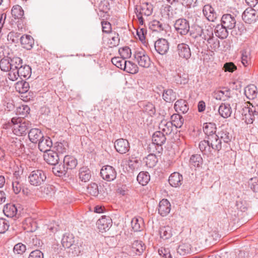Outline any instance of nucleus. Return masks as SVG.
Returning <instances> with one entry per match:
<instances>
[{"mask_svg": "<svg viewBox=\"0 0 258 258\" xmlns=\"http://www.w3.org/2000/svg\"><path fill=\"white\" fill-rule=\"evenodd\" d=\"M199 143V148L204 155L210 157L213 155V151L219 152L222 149V142L217 135H214Z\"/></svg>", "mask_w": 258, "mask_h": 258, "instance_id": "1", "label": "nucleus"}, {"mask_svg": "<svg viewBox=\"0 0 258 258\" xmlns=\"http://www.w3.org/2000/svg\"><path fill=\"white\" fill-rule=\"evenodd\" d=\"M153 6L150 3H143L140 6H136L135 8V12L139 20V24L141 25L144 24L143 16H150L153 13Z\"/></svg>", "mask_w": 258, "mask_h": 258, "instance_id": "2", "label": "nucleus"}, {"mask_svg": "<svg viewBox=\"0 0 258 258\" xmlns=\"http://www.w3.org/2000/svg\"><path fill=\"white\" fill-rule=\"evenodd\" d=\"M31 73V68L29 66L23 64L18 68L17 71H15L14 73L13 72H9L8 78L13 81L17 80L18 77L21 79H28L30 77Z\"/></svg>", "mask_w": 258, "mask_h": 258, "instance_id": "3", "label": "nucleus"}, {"mask_svg": "<svg viewBox=\"0 0 258 258\" xmlns=\"http://www.w3.org/2000/svg\"><path fill=\"white\" fill-rule=\"evenodd\" d=\"M28 178L31 185L39 186L43 183L46 180V176L43 170L37 169L30 173Z\"/></svg>", "mask_w": 258, "mask_h": 258, "instance_id": "4", "label": "nucleus"}, {"mask_svg": "<svg viewBox=\"0 0 258 258\" xmlns=\"http://www.w3.org/2000/svg\"><path fill=\"white\" fill-rule=\"evenodd\" d=\"M174 27L177 33L181 35H186L190 28L188 21L184 18L176 20L174 23Z\"/></svg>", "mask_w": 258, "mask_h": 258, "instance_id": "5", "label": "nucleus"}, {"mask_svg": "<svg viewBox=\"0 0 258 258\" xmlns=\"http://www.w3.org/2000/svg\"><path fill=\"white\" fill-rule=\"evenodd\" d=\"M196 30V35L194 36L195 38L199 36L203 40L207 41L214 36L213 28L210 25H206L204 28L198 26Z\"/></svg>", "mask_w": 258, "mask_h": 258, "instance_id": "6", "label": "nucleus"}, {"mask_svg": "<svg viewBox=\"0 0 258 258\" xmlns=\"http://www.w3.org/2000/svg\"><path fill=\"white\" fill-rule=\"evenodd\" d=\"M117 172L114 167L109 165L103 166L100 170L102 178L107 181H112L116 177Z\"/></svg>", "mask_w": 258, "mask_h": 258, "instance_id": "7", "label": "nucleus"}, {"mask_svg": "<svg viewBox=\"0 0 258 258\" xmlns=\"http://www.w3.org/2000/svg\"><path fill=\"white\" fill-rule=\"evenodd\" d=\"M134 57L140 67L146 68L150 67V58L144 51H136L134 54Z\"/></svg>", "mask_w": 258, "mask_h": 258, "instance_id": "8", "label": "nucleus"}, {"mask_svg": "<svg viewBox=\"0 0 258 258\" xmlns=\"http://www.w3.org/2000/svg\"><path fill=\"white\" fill-rule=\"evenodd\" d=\"M166 135L161 131H157L152 135V141L153 145H156L157 148L156 150L158 153H160L163 148L162 146L165 144L166 141Z\"/></svg>", "mask_w": 258, "mask_h": 258, "instance_id": "9", "label": "nucleus"}, {"mask_svg": "<svg viewBox=\"0 0 258 258\" xmlns=\"http://www.w3.org/2000/svg\"><path fill=\"white\" fill-rule=\"evenodd\" d=\"M156 51L161 55L166 54L169 49V43L164 38H159L154 43Z\"/></svg>", "mask_w": 258, "mask_h": 258, "instance_id": "10", "label": "nucleus"}, {"mask_svg": "<svg viewBox=\"0 0 258 258\" xmlns=\"http://www.w3.org/2000/svg\"><path fill=\"white\" fill-rule=\"evenodd\" d=\"M217 135L221 139L224 143H229L232 139V134L230 128L227 126L222 125L219 131L218 132Z\"/></svg>", "mask_w": 258, "mask_h": 258, "instance_id": "11", "label": "nucleus"}, {"mask_svg": "<svg viewBox=\"0 0 258 258\" xmlns=\"http://www.w3.org/2000/svg\"><path fill=\"white\" fill-rule=\"evenodd\" d=\"M15 118H12V121L14 123L13 132L14 134L22 136L27 134V131L29 128V123L28 122L20 121L21 119H19V122L17 123H14Z\"/></svg>", "mask_w": 258, "mask_h": 258, "instance_id": "12", "label": "nucleus"}, {"mask_svg": "<svg viewBox=\"0 0 258 258\" xmlns=\"http://www.w3.org/2000/svg\"><path fill=\"white\" fill-rule=\"evenodd\" d=\"M242 19L246 23H254L257 18L256 11L252 7L247 8L242 14Z\"/></svg>", "mask_w": 258, "mask_h": 258, "instance_id": "13", "label": "nucleus"}, {"mask_svg": "<svg viewBox=\"0 0 258 258\" xmlns=\"http://www.w3.org/2000/svg\"><path fill=\"white\" fill-rule=\"evenodd\" d=\"M114 148L120 154H125L129 151L130 147L127 140L119 139L115 141Z\"/></svg>", "mask_w": 258, "mask_h": 258, "instance_id": "14", "label": "nucleus"}, {"mask_svg": "<svg viewBox=\"0 0 258 258\" xmlns=\"http://www.w3.org/2000/svg\"><path fill=\"white\" fill-rule=\"evenodd\" d=\"M177 51L180 57L188 59L191 55V50L188 45L181 43L177 45Z\"/></svg>", "mask_w": 258, "mask_h": 258, "instance_id": "15", "label": "nucleus"}, {"mask_svg": "<svg viewBox=\"0 0 258 258\" xmlns=\"http://www.w3.org/2000/svg\"><path fill=\"white\" fill-rule=\"evenodd\" d=\"M97 225L100 232H105L111 226L112 220L109 217L103 216L97 221Z\"/></svg>", "mask_w": 258, "mask_h": 258, "instance_id": "16", "label": "nucleus"}, {"mask_svg": "<svg viewBox=\"0 0 258 258\" xmlns=\"http://www.w3.org/2000/svg\"><path fill=\"white\" fill-rule=\"evenodd\" d=\"M236 23L235 17L230 14H224L221 18V23L228 29H233L235 27Z\"/></svg>", "mask_w": 258, "mask_h": 258, "instance_id": "17", "label": "nucleus"}, {"mask_svg": "<svg viewBox=\"0 0 258 258\" xmlns=\"http://www.w3.org/2000/svg\"><path fill=\"white\" fill-rule=\"evenodd\" d=\"M38 148L40 151L46 153L51 150L52 142L51 139L48 136H44L38 143Z\"/></svg>", "mask_w": 258, "mask_h": 258, "instance_id": "18", "label": "nucleus"}, {"mask_svg": "<svg viewBox=\"0 0 258 258\" xmlns=\"http://www.w3.org/2000/svg\"><path fill=\"white\" fill-rule=\"evenodd\" d=\"M171 205L167 199L162 200L159 204L158 213L162 217L167 216L170 212Z\"/></svg>", "mask_w": 258, "mask_h": 258, "instance_id": "19", "label": "nucleus"}, {"mask_svg": "<svg viewBox=\"0 0 258 258\" xmlns=\"http://www.w3.org/2000/svg\"><path fill=\"white\" fill-rule=\"evenodd\" d=\"M44 159L47 163L52 165L57 164L59 159L58 153L52 150L45 153Z\"/></svg>", "mask_w": 258, "mask_h": 258, "instance_id": "20", "label": "nucleus"}, {"mask_svg": "<svg viewBox=\"0 0 258 258\" xmlns=\"http://www.w3.org/2000/svg\"><path fill=\"white\" fill-rule=\"evenodd\" d=\"M43 137V133L39 128H32L28 132L29 139L33 143H37Z\"/></svg>", "mask_w": 258, "mask_h": 258, "instance_id": "21", "label": "nucleus"}, {"mask_svg": "<svg viewBox=\"0 0 258 258\" xmlns=\"http://www.w3.org/2000/svg\"><path fill=\"white\" fill-rule=\"evenodd\" d=\"M149 27L153 31L160 33L166 32V25L162 21L154 20L149 23Z\"/></svg>", "mask_w": 258, "mask_h": 258, "instance_id": "22", "label": "nucleus"}, {"mask_svg": "<svg viewBox=\"0 0 258 258\" xmlns=\"http://www.w3.org/2000/svg\"><path fill=\"white\" fill-rule=\"evenodd\" d=\"M146 248V246L142 241L140 240H135L132 244V250L130 251V255L134 256L132 252L135 253L136 255H140Z\"/></svg>", "mask_w": 258, "mask_h": 258, "instance_id": "23", "label": "nucleus"}, {"mask_svg": "<svg viewBox=\"0 0 258 258\" xmlns=\"http://www.w3.org/2000/svg\"><path fill=\"white\" fill-rule=\"evenodd\" d=\"M203 12L204 16L209 21L214 22L217 18V14L213 8L210 5H205Z\"/></svg>", "mask_w": 258, "mask_h": 258, "instance_id": "24", "label": "nucleus"}, {"mask_svg": "<svg viewBox=\"0 0 258 258\" xmlns=\"http://www.w3.org/2000/svg\"><path fill=\"white\" fill-rule=\"evenodd\" d=\"M174 125L170 121H167L166 120H162L159 125V128L160 131L166 135L171 134L174 128Z\"/></svg>", "mask_w": 258, "mask_h": 258, "instance_id": "25", "label": "nucleus"}, {"mask_svg": "<svg viewBox=\"0 0 258 258\" xmlns=\"http://www.w3.org/2000/svg\"><path fill=\"white\" fill-rule=\"evenodd\" d=\"M183 177L178 172L172 173L169 177V183L173 187H178L182 184Z\"/></svg>", "mask_w": 258, "mask_h": 258, "instance_id": "26", "label": "nucleus"}, {"mask_svg": "<svg viewBox=\"0 0 258 258\" xmlns=\"http://www.w3.org/2000/svg\"><path fill=\"white\" fill-rule=\"evenodd\" d=\"M63 163L67 171H68L75 168L78 164V162L74 157L67 155L64 156Z\"/></svg>", "mask_w": 258, "mask_h": 258, "instance_id": "27", "label": "nucleus"}, {"mask_svg": "<svg viewBox=\"0 0 258 258\" xmlns=\"http://www.w3.org/2000/svg\"><path fill=\"white\" fill-rule=\"evenodd\" d=\"M174 109L178 113H185L188 110V105L187 102L183 99H179L176 101L174 104Z\"/></svg>", "mask_w": 258, "mask_h": 258, "instance_id": "28", "label": "nucleus"}, {"mask_svg": "<svg viewBox=\"0 0 258 258\" xmlns=\"http://www.w3.org/2000/svg\"><path fill=\"white\" fill-rule=\"evenodd\" d=\"M217 127L216 125L213 122H206L204 123L203 131L206 137H209L216 134Z\"/></svg>", "mask_w": 258, "mask_h": 258, "instance_id": "29", "label": "nucleus"}, {"mask_svg": "<svg viewBox=\"0 0 258 258\" xmlns=\"http://www.w3.org/2000/svg\"><path fill=\"white\" fill-rule=\"evenodd\" d=\"M228 29L223 26L221 23V24H218L214 29V32L217 37L220 39H225L227 38L228 35Z\"/></svg>", "mask_w": 258, "mask_h": 258, "instance_id": "30", "label": "nucleus"}, {"mask_svg": "<svg viewBox=\"0 0 258 258\" xmlns=\"http://www.w3.org/2000/svg\"><path fill=\"white\" fill-rule=\"evenodd\" d=\"M20 42L23 47L28 49H31L34 44V39L29 35H24L20 37Z\"/></svg>", "mask_w": 258, "mask_h": 258, "instance_id": "31", "label": "nucleus"}, {"mask_svg": "<svg viewBox=\"0 0 258 258\" xmlns=\"http://www.w3.org/2000/svg\"><path fill=\"white\" fill-rule=\"evenodd\" d=\"M220 115L223 118H228L232 113L231 107L229 104L222 103L218 109Z\"/></svg>", "mask_w": 258, "mask_h": 258, "instance_id": "32", "label": "nucleus"}, {"mask_svg": "<svg viewBox=\"0 0 258 258\" xmlns=\"http://www.w3.org/2000/svg\"><path fill=\"white\" fill-rule=\"evenodd\" d=\"M224 90H218L215 92L214 98L217 100L226 101L231 97L230 90L224 88Z\"/></svg>", "mask_w": 258, "mask_h": 258, "instance_id": "33", "label": "nucleus"}, {"mask_svg": "<svg viewBox=\"0 0 258 258\" xmlns=\"http://www.w3.org/2000/svg\"><path fill=\"white\" fill-rule=\"evenodd\" d=\"M244 94L249 99H254L257 95V87L254 85L247 86L244 90Z\"/></svg>", "mask_w": 258, "mask_h": 258, "instance_id": "34", "label": "nucleus"}, {"mask_svg": "<svg viewBox=\"0 0 258 258\" xmlns=\"http://www.w3.org/2000/svg\"><path fill=\"white\" fill-rule=\"evenodd\" d=\"M74 236L72 234L65 233L61 239V244L65 248H70L74 243Z\"/></svg>", "mask_w": 258, "mask_h": 258, "instance_id": "35", "label": "nucleus"}, {"mask_svg": "<svg viewBox=\"0 0 258 258\" xmlns=\"http://www.w3.org/2000/svg\"><path fill=\"white\" fill-rule=\"evenodd\" d=\"M162 97L166 102H170L176 98V93L172 89L164 90Z\"/></svg>", "mask_w": 258, "mask_h": 258, "instance_id": "36", "label": "nucleus"}, {"mask_svg": "<svg viewBox=\"0 0 258 258\" xmlns=\"http://www.w3.org/2000/svg\"><path fill=\"white\" fill-rule=\"evenodd\" d=\"M30 86L28 82L25 81H18L15 84V88L20 93H25L29 89Z\"/></svg>", "mask_w": 258, "mask_h": 258, "instance_id": "37", "label": "nucleus"}, {"mask_svg": "<svg viewBox=\"0 0 258 258\" xmlns=\"http://www.w3.org/2000/svg\"><path fill=\"white\" fill-rule=\"evenodd\" d=\"M10 59L11 72H14L18 70L21 65H23V60L19 57L14 56Z\"/></svg>", "mask_w": 258, "mask_h": 258, "instance_id": "38", "label": "nucleus"}, {"mask_svg": "<svg viewBox=\"0 0 258 258\" xmlns=\"http://www.w3.org/2000/svg\"><path fill=\"white\" fill-rule=\"evenodd\" d=\"M91 171L87 167L81 168L79 170V178L84 182L88 181L91 178Z\"/></svg>", "mask_w": 258, "mask_h": 258, "instance_id": "39", "label": "nucleus"}, {"mask_svg": "<svg viewBox=\"0 0 258 258\" xmlns=\"http://www.w3.org/2000/svg\"><path fill=\"white\" fill-rule=\"evenodd\" d=\"M54 166L52 168V171L54 174L57 176L61 177L66 174L68 172L63 163L54 165Z\"/></svg>", "mask_w": 258, "mask_h": 258, "instance_id": "40", "label": "nucleus"}, {"mask_svg": "<svg viewBox=\"0 0 258 258\" xmlns=\"http://www.w3.org/2000/svg\"><path fill=\"white\" fill-rule=\"evenodd\" d=\"M170 121L174 126L175 128H180L181 127L183 123L184 119L181 115H180L179 113L177 114H173L171 116Z\"/></svg>", "mask_w": 258, "mask_h": 258, "instance_id": "41", "label": "nucleus"}, {"mask_svg": "<svg viewBox=\"0 0 258 258\" xmlns=\"http://www.w3.org/2000/svg\"><path fill=\"white\" fill-rule=\"evenodd\" d=\"M137 179L142 185H146L150 180V176L148 172H140L137 176Z\"/></svg>", "mask_w": 258, "mask_h": 258, "instance_id": "42", "label": "nucleus"}, {"mask_svg": "<svg viewBox=\"0 0 258 258\" xmlns=\"http://www.w3.org/2000/svg\"><path fill=\"white\" fill-rule=\"evenodd\" d=\"M203 160L201 155L194 154L192 155L189 159V164L195 167H199L203 164Z\"/></svg>", "mask_w": 258, "mask_h": 258, "instance_id": "43", "label": "nucleus"}, {"mask_svg": "<svg viewBox=\"0 0 258 258\" xmlns=\"http://www.w3.org/2000/svg\"><path fill=\"white\" fill-rule=\"evenodd\" d=\"M159 233L161 238L168 239L170 238L172 235V228L169 226L162 227L160 228Z\"/></svg>", "mask_w": 258, "mask_h": 258, "instance_id": "44", "label": "nucleus"}, {"mask_svg": "<svg viewBox=\"0 0 258 258\" xmlns=\"http://www.w3.org/2000/svg\"><path fill=\"white\" fill-rule=\"evenodd\" d=\"M123 71L131 74H136L138 72V67L137 64L132 61L126 60Z\"/></svg>", "mask_w": 258, "mask_h": 258, "instance_id": "45", "label": "nucleus"}, {"mask_svg": "<svg viewBox=\"0 0 258 258\" xmlns=\"http://www.w3.org/2000/svg\"><path fill=\"white\" fill-rule=\"evenodd\" d=\"M241 62L244 67L251 63V54L249 49H244L241 51Z\"/></svg>", "mask_w": 258, "mask_h": 258, "instance_id": "46", "label": "nucleus"}, {"mask_svg": "<svg viewBox=\"0 0 258 258\" xmlns=\"http://www.w3.org/2000/svg\"><path fill=\"white\" fill-rule=\"evenodd\" d=\"M4 212L6 216L13 217L16 215L17 209L14 205H7L4 209Z\"/></svg>", "mask_w": 258, "mask_h": 258, "instance_id": "47", "label": "nucleus"}, {"mask_svg": "<svg viewBox=\"0 0 258 258\" xmlns=\"http://www.w3.org/2000/svg\"><path fill=\"white\" fill-rule=\"evenodd\" d=\"M11 13L15 19H20L24 15V11L22 7L19 5L14 6L12 10Z\"/></svg>", "mask_w": 258, "mask_h": 258, "instance_id": "48", "label": "nucleus"}, {"mask_svg": "<svg viewBox=\"0 0 258 258\" xmlns=\"http://www.w3.org/2000/svg\"><path fill=\"white\" fill-rule=\"evenodd\" d=\"M209 47L213 51H216L220 47L219 40L214 36L207 41Z\"/></svg>", "mask_w": 258, "mask_h": 258, "instance_id": "49", "label": "nucleus"}, {"mask_svg": "<svg viewBox=\"0 0 258 258\" xmlns=\"http://www.w3.org/2000/svg\"><path fill=\"white\" fill-rule=\"evenodd\" d=\"M143 219L139 218H134L131 221V225L134 231H140L141 229V225L143 224Z\"/></svg>", "mask_w": 258, "mask_h": 258, "instance_id": "50", "label": "nucleus"}, {"mask_svg": "<svg viewBox=\"0 0 258 258\" xmlns=\"http://www.w3.org/2000/svg\"><path fill=\"white\" fill-rule=\"evenodd\" d=\"M145 162L148 167L153 168L156 165L158 159L155 154H150L146 157Z\"/></svg>", "mask_w": 258, "mask_h": 258, "instance_id": "51", "label": "nucleus"}, {"mask_svg": "<svg viewBox=\"0 0 258 258\" xmlns=\"http://www.w3.org/2000/svg\"><path fill=\"white\" fill-rule=\"evenodd\" d=\"M87 191L91 196H97L99 194L98 184L94 182L91 183L87 187Z\"/></svg>", "mask_w": 258, "mask_h": 258, "instance_id": "52", "label": "nucleus"}, {"mask_svg": "<svg viewBox=\"0 0 258 258\" xmlns=\"http://www.w3.org/2000/svg\"><path fill=\"white\" fill-rule=\"evenodd\" d=\"M246 32V28L243 24H238L231 31L233 36L241 35Z\"/></svg>", "mask_w": 258, "mask_h": 258, "instance_id": "53", "label": "nucleus"}, {"mask_svg": "<svg viewBox=\"0 0 258 258\" xmlns=\"http://www.w3.org/2000/svg\"><path fill=\"white\" fill-rule=\"evenodd\" d=\"M126 60L120 57H114L111 59L112 63L116 67L123 70Z\"/></svg>", "mask_w": 258, "mask_h": 258, "instance_id": "54", "label": "nucleus"}, {"mask_svg": "<svg viewBox=\"0 0 258 258\" xmlns=\"http://www.w3.org/2000/svg\"><path fill=\"white\" fill-rule=\"evenodd\" d=\"M54 148L57 153L63 154L67 152L68 148V144L67 142H57Z\"/></svg>", "mask_w": 258, "mask_h": 258, "instance_id": "55", "label": "nucleus"}, {"mask_svg": "<svg viewBox=\"0 0 258 258\" xmlns=\"http://www.w3.org/2000/svg\"><path fill=\"white\" fill-rule=\"evenodd\" d=\"M119 35L115 32L111 33L110 38L109 39L108 43L110 47H113L117 46L119 43Z\"/></svg>", "mask_w": 258, "mask_h": 258, "instance_id": "56", "label": "nucleus"}, {"mask_svg": "<svg viewBox=\"0 0 258 258\" xmlns=\"http://www.w3.org/2000/svg\"><path fill=\"white\" fill-rule=\"evenodd\" d=\"M174 81L177 84H185L188 82V76L185 74H177L174 77Z\"/></svg>", "mask_w": 258, "mask_h": 258, "instance_id": "57", "label": "nucleus"}, {"mask_svg": "<svg viewBox=\"0 0 258 258\" xmlns=\"http://www.w3.org/2000/svg\"><path fill=\"white\" fill-rule=\"evenodd\" d=\"M0 69L4 72H11L10 60L3 58L0 61Z\"/></svg>", "mask_w": 258, "mask_h": 258, "instance_id": "58", "label": "nucleus"}, {"mask_svg": "<svg viewBox=\"0 0 258 258\" xmlns=\"http://www.w3.org/2000/svg\"><path fill=\"white\" fill-rule=\"evenodd\" d=\"M118 52L121 56V57L124 59L130 58L131 56V50L127 46L119 48L118 50Z\"/></svg>", "mask_w": 258, "mask_h": 258, "instance_id": "59", "label": "nucleus"}, {"mask_svg": "<svg viewBox=\"0 0 258 258\" xmlns=\"http://www.w3.org/2000/svg\"><path fill=\"white\" fill-rule=\"evenodd\" d=\"M190 249L189 246L185 244H182L177 248V252L181 256H183L190 252Z\"/></svg>", "mask_w": 258, "mask_h": 258, "instance_id": "60", "label": "nucleus"}, {"mask_svg": "<svg viewBox=\"0 0 258 258\" xmlns=\"http://www.w3.org/2000/svg\"><path fill=\"white\" fill-rule=\"evenodd\" d=\"M143 111L152 116L155 114L156 110L155 106L152 103H148L144 106Z\"/></svg>", "mask_w": 258, "mask_h": 258, "instance_id": "61", "label": "nucleus"}, {"mask_svg": "<svg viewBox=\"0 0 258 258\" xmlns=\"http://www.w3.org/2000/svg\"><path fill=\"white\" fill-rule=\"evenodd\" d=\"M10 227L9 221L4 218H0V233H5Z\"/></svg>", "mask_w": 258, "mask_h": 258, "instance_id": "62", "label": "nucleus"}, {"mask_svg": "<svg viewBox=\"0 0 258 258\" xmlns=\"http://www.w3.org/2000/svg\"><path fill=\"white\" fill-rule=\"evenodd\" d=\"M26 247L25 245L22 243H18L16 244L14 247L13 251L15 254H22L25 252Z\"/></svg>", "mask_w": 258, "mask_h": 258, "instance_id": "63", "label": "nucleus"}, {"mask_svg": "<svg viewBox=\"0 0 258 258\" xmlns=\"http://www.w3.org/2000/svg\"><path fill=\"white\" fill-rule=\"evenodd\" d=\"M248 185L254 192H258V178H251L248 182Z\"/></svg>", "mask_w": 258, "mask_h": 258, "instance_id": "64", "label": "nucleus"}]
</instances>
